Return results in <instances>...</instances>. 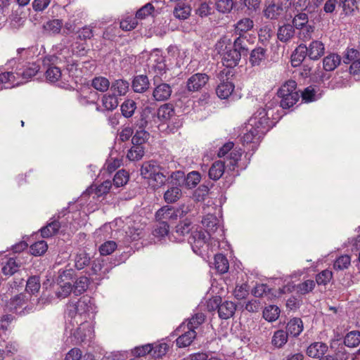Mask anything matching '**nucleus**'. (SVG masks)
Masks as SVG:
<instances>
[{
  "mask_svg": "<svg viewBox=\"0 0 360 360\" xmlns=\"http://www.w3.org/2000/svg\"><path fill=\"white\" fill-rule=\"evenodd\" d=\"M65 334H70L71 343L73 345H80L82 343H90L94 338L93 327L87 321L80 320L79 325L66 322Z\"/></svg>",
  "mask_w": 360,
  "mask_h": 360,
  "instance_id": "f257e3e1",
  "label": "nucleus"
},
{
  "mask_svg": "<svg viewBox=\"0 0 360 360\" xmlns=\"http://www.w3.org/2000/svg\"><path fill=\"white\" fill-rule=\"evenodd\" d=\"M141 174L144 179H152L157 185L162 186L166 183V174H169L164 168L155 161L145 162L141 167Z\"/></svg>",
  "mask_w": 360,
  "mask_h": 360,
  "instance_id": "f03ea898",
  "label": "nucleus"
},
{
  "mask_svg": "<svg viewBox=\"0 0 360 360\" xmlns=\"http://www.w3.org/2000/svg\"><path fill=\"white\" fill-rule=\"evenodd\" d=\"M300 91H277L278 96L281 98L280 105L283 109L293 106L300 99ZM302 101L311 102L316 100V91H300Z\"/></svg>",
  "mask_w": 360,
  "mask_h": 360,
  "instance_id": "7ed1b4c3",
  "label": "nucleus"
},
{
  "mask_svg": "<svg viewBox=\"0 0 360 360\" xmlns=\"http://www.w3.org/2000/svg\"><path fill=\"white\" fill-rule=\"evenodd\" d=\"M201 224L204 231L210 236L218 242L225 240L224 230L223 226H220L218 218L211 214L204 216L201 220Z\"/></svg>",
  "mask_w": 360,
  "mask_h": 360,
  "instance_id": "20e7f679",
  "label": "nucleus"
},
{
  "mask_svg": "<svg viewBox=\"0 0 360 360\" xmlns=\"http://www.w3.org/2000/svg\"><path fill=\"white\" fill-rule=\"evenodd\" d=\"M211 238L202 229L191 231L188 237V243L191 244L193 251L199 256H202L207 248V243Z\"/></svg>",
  "mask_w": 360,
  "mask_h": 360,
  "instance_id": "39448f33",
  "label": "nucleus"
},
{
  "mask_svg": "<svg viewBox=\"0 0 360 360\" xmlns=\"http://www.w3.org/2000/svg\"><path fill=\"white\" fill-rule=\"evenodd\" d=\"M29 297L25 293H20L10 300L7 304L8 309L17 314L22 315L32 311L33 307L28 303Z\"/></svg>",
  "mask_w": 360,
  "mask_h": 360,
  "instance_id": "423d86ee",
  "label": "nucleus"
},
{
  "mask_svg": "<svg viewBox=\"0 0 360 360\" xmlns=\"http://www.w3.org/2000/svg\"><path fill=\"white\" fill-rule=\"evenodd\" d=\"M72 276H73L72 269H70L59 271V276L57 279L59 288L56 292V295L58 298H65L71 292H73L72 282H71Z\"/></svg>",
  "mask_w": 360,
  "mask_h": 360,
  "instance_id": "0eeeda50",
  "label": "nucleus"
},
{
  "mask_svg": "<svg viewBox=\"0 0 360 360\" xmlns=\"http://www.w3.org/2000/svg\"><path fill=\"white\" fill-rule=\"evenodd\" d=\"M266 129H261L257 127V120L250 119L248 123L243 128V136L241 138L243 143H250L257 142L261 135H263Z\"/></svg>",
  "mask_w": 360,
  "mask_h": 360,
  "instance_id": "6e6552de",
  "label": "nucleus"
},
{
  "mask_svg": "<svg viewBox=\"0 0 360 360\" xmlns=\"http://www.w3.org/2000/svg\"><path fill=\"white\" fill-rule=\"evenodd\" d=\"M245 51L243 39L236 37L233 39V49L226 51V68H233L238 64L242 52Z\"/></svg>",
  "mask_w": 360,
  "mask_h": 360,
  "instance_id": "1a4fd4ad",
  "label": "nucleus"
},
{
  "mask_svg": "<svg viewBox=\"0 0 360 360\" xmlns=\"http://www.w3.org/2000/svg\"><path fill=\"white\" fill-rule=\"evenodd\" d=\"M234 143L231 141L226 142V154L229 150L233 149L229 156H226V160L229 161V163L226 165V168L229 167V171L231 173L229 174V176L234 178L239 175V172L236 169L238 167V162L240 160L243 151L240 148H233Z\"/></svg>",
  "mask_w": 360,
  "mask_h": 360,
  "instance_id": "9d476101",
  "label": "nucleus"
},
{
  "mask_svg": "<svg viewBox=\"0 0 360 360\" xmlns=\"http://www.w3.org/2000/svg\"><path fill=\"white\" fill-rule=\"evenodd\" d=\"M214 269L217 271L218 276H219V280L222 281V283H219L216 278L214 279V281L212 283V288L213 292L217 291V293H219L220 290H223V283H225V279L224 274H225V255L222 253H218L215 255L214 258Z\"/></svg>",
  "mask_w": 360,
  "mask_h": 360,
  "instance_id": "9b49d317",
  "label": "nucleus"
},
{
  "mask_svg": "<svg viewBox=\"0 0 360 360\" xmlns=\"http://www.w3.org/2000/svg\"><path fill=\"white\" fill-rule=\"evenodd\" d=\"M68 209H63L57 214L51 217L50 221L40 229L41 235L43 238H49L58 233L61 226L58 220L66 214Z\"/></svg>",
  "mask_w": 360,
  "mask_h": 360,
  "instance_id": "f8f14e48",
  "label": "nucleus"
},
{
  "mask_svg": "<svg viewBox=\"0 0 360 360\" xmlns=\"http://www.w3.org/2000/svg\"><path fill=\"white\" fill-rule=\"evenodd\" d=\"M79 311V317L80 320H86V315L89 314H94L96 312V306L94 300L89 296L84 295L75 302Z\"/></svg>",
  "mask_w": 360,
  "mask_h": 360,
  "instance_id": "ddd939ff",
  "label": "nucleus"
},
{
  "mask_svg": "<svg viewBox=\"0 0 360 360\" xmlns=\"http://www.w3.org/2000/svg\"><path fill=\"white\" fill-rule=\"evenodd\" d=\"M19 77L16 72H4L0 73V89H9L15 88L20 84Z\"/></svg>",
  "mask_w": 360,
  "mask_h": 360,
  "instance_id": "4468645a",
  "label": "nucleus"
},
{
  "mask_svg": "<svg viewBox=\"0 0 360 360\" xmlns=\"http://www.w3.org/2000/svg\"><path fill=\"white\" fill-rule=\"evenodd\" d=\"M209 81V77L204 73H195L187 81V90H201Z\"/></svg>",
  "mask_w": 360,
  "mask_h": 360,
  "instance_id": "2eb2a0df",
  "label": "nucleus"
},
{
  "mask_svg": "<svg viewBox=\"0 0 360 360\" xmlns=\"http://www.w3.org/2000/svg\"><path fill=\"white\" fill-rule=\"evenodd\" d=\"M224 307V302L222 303V297L220 295L213 296L207 302V310L210 312H217L221 320L225 319Z\"/></svg>",
  "mask_w": 360,
  "mask_h": 360,
  "instance_id": "dca6fc26",
  "label": "nucleus"
},
{
  "mask_svg": "<svg viewBox=\"0 0 360 360\" xmlns=\"http://www.w3.org/2000/svg\"><path fill=\"white\" fill-rule=\"evenodd\" d=\"M307 48L308 57L313 60H319L325 53V46L321 41L314 40Z\"/></svg>",
  "mask_w": 360,
  "mask_h": 360,
  "instance_id": "f3484780",
  "label": "nucleus"
},
{
  "mask_svg": "<svg viewBox=\"0 0 360 360\" xmlns=\"http://www.w3.org/2000/svg\"><path fill=\"white\" fill-rule=\"evenodd\" d=\"M39 65L35 63H29L21 72H16L21 84L27 82L32 77L35 76L39 70Z\"/></svg>",
  "mask_w": 360,
  "mask_h": 360,
  "instance_id": "a211bd4d",
  "label": "nucleus"
},
{
  "mask_svg": "<svg viewBox=\"0 0 360 360\" xmlns=\"http://www.w3.org/2000/svg\"><path fill=\"white\" fill-rule=\"evenodd\" d=\"M179 210H176L172 207L164 206L159 209L155 213L156 221H168L176 219Z\"/></svg>",
  "mask_w": 360,
  "mask_h": 360,
  "instance_id": "6ab92c4d",
  "label": "nucleus"
},
{
  "mask_svg": "<svg viewBox=\"0 0 360 360\" xmlns=\"http://www.w3.org/2000/svg\"><path fill=\"white\" fill-rule=\"evenodd\" d=\"M328 346L326 344L321 342H316L311 343L307 349V354L311 358H321L328 351Z\"/></svg>",
  "mask_w": 360,
  "mask_h": 360,
  "instance_id": "aec40b11",
  "label": "nucleus"
},
{
  "mask_svg": "<svg viewBox=\"0 0 360 360\" xmlns=\"http://www.w3.org/2000/svg\"><path fill=\"white\" fill-rule=\"evenodd\" d=\"M250 119L257 120V127L268 130L270 127L269 112L264 108H259Z\"/></svg>",
  "mask_w": 360,
  "mask_h": 360,
  "instance_id": "412c9836",
  "label": "nucleus"
},
{
  "mask_svg": "<svg viewBox=\"0 0 360 360\" xmlns=\"http://www.w3.org/2000/svg\"><path fill=\"white\" fill-rule=\"evenodd\" d=\"M254 22L248 18H245L240 20L236 25L234 32L238 37H240L243 40L245 39L243 37L248 31L253 28Z\"/></svg>",
  "mask_w": 360,
  "mask_h": 360,
  "instance_id": "4be33fe9",
  "label": "nucleus"
},
{
  "mask_svg": "<svg viewBox=\"0 0 360 360\" xmlns=\"http://www.w3.org/2000/svg\"><path fill=\"white\" fill-rule=\"evenodd\" d=\"M192 229V222L186 219L183 221H181L175 228V238L179 241H182L184 240V237L188 234Z\"/></svg>",
  "mask_w": 360,
  "mask_h": 360,
  "instance_id": "5701e85b",
  "label": "nucleus"
},
{
  "mask_svg": "<svg viewBox=\"0 0 360 360\" xmlns=\"http://www.w3.org/2000/svg\"><path fill=\"white\" fill-rule=\"evenodd\" d=\"M166 182L168 186H177L181 188L184 186L185 174L181 170L172 172L167 177L166 176Z\"/></svg>",
  "mask_w": 360,
  "mask_h": 360,
  "instance_id": "b1692460",
  "label": "nucleus"
},
{
  "mask_svg": "<svg viewBox=\"0 0 360 360\" xmlns=\"http://www.w3.org/2000/svg\"><path fill=\"white\" fill-rule=\"evenodd\" d=\"M152 118H155V113L153 112V108L148 106L144 108L141 113L139 120L135 124L136 129H145L148 123Z\"/></svg>",
  "mask_w": 360,
  "mask_h": 360,
  "instance_id": "393cba45",
  "label": "nucleus"
},
{
  "mask_svg": "<svg viewBox=\"0 0 360 360\" xmlns=\"http://www.w3.org/2000/svg\"><path fill=\"white\" fill-rule=\"evenodd\" d=\"M303 330V323L300 318L290 319L286 326V333L293 337H297Z\"/></svg>",
  "mask_w": 360,
  "mask_h": 360,
  "instance_id": "a878e982",
  "label": "nucleus"
},
{
  "mask_svg": "<svg viewBox=\"0 0 360 360\" xmlns=\"http://www.w3.org/2000/svg\"><path fill=\"white\" fill-rule=\"evenodd\" d=\"M341 62V58L336 53H330L323 59V66L326 71L334 70Z\"/></svg>",
  "mask_w": 360,
  "mask_h": 360,
  "instance_id": "bb28decb",
  "label": "nucleus"
},
{
  "mask_svg": "<svg viewBox=\"0 0 360 360\" xmlns=\"http://www.w3.org/2000/svg\"><path fill=\"white\" fill-rule=\"evenodd\" d=\"M181 195V188L177 186H168L167 190L164 193V200L168 204L174 203L178 201Z\"/></svg>",
  "mask_w": 360,
  "mask_h": 360,
  "instance_id": "cd10ccee",
  "label": "nucleus"
},
{
  "mask_svg": "<svg viewBox=\"0 0 360 360\" xmlns=\"http://www.w3.org/2000/svg\"><path fill=\"white\" fill-rule=\"evenodd\" d=\"M294 35L295 29L289 24L280 27L277 33L278 39L283 42L288 41L294 37Z\"/></svg>",
  "mask_w": 360,
  "mask_h": 360,
  "instance_id": "c85d7f7f",
  "label": "nucleus"
},
{
  "mask_svg": "<svg viewBox=\"0 0 360 360\" xmlns=\"http://www.w3.org/2000/svg\"><path fill=\"white\" fill-rule=\"evenodd\" d=\"M225 172V163L219 160L214 162L209 169V177L213 180H218Z\"/></svg>",
  "mask_w": 360,
  "mask_h": 360,
  "instance_id": "c756f323",
  "label": "nucleus"
},
{
  "mask_svg": "<svg viewBox=\"0 0 360 360\" xmlns=\"http://www.w3.org/2000/svg\"><path fill=\"white\" fill-rule=\"evenodd\" d=\"M77 98L82 105L96 103L99 96L97 91H79Z\"/></svg>",
  "mask_w": 360,
  "mask_h": 360,
  "instance_id": "7c9ffc66",
  "label": "nucleus"
},
{
  "mask_svg": "<svg viewBox=\"0 0 360 360\" xmlns=\"http://www.w3.org/2000/svg\"><path fill=\"white\" fill-rule=\"evenodd\" d=\"M195 331L193 328H188V331L177 338L176 340V345L179 347H185L190 345L195 338Z\"/></svg>",
  "mask_w": 360,
  "mask_h": 360,
  "instance_id": "2f4dec72",
  "label": "nucleus"
},
{
  "mask_svg": "<svg viewBox=\"0 0 360 360\" xmlns=\"http://www.w3.org/2000/svg\"><path fill=\"white\" fill-rule=\"evenodd\" d=\"M71 282H72L73 293L76 296H78L85 292L89 285V279L85 276L80 277L76 281H74L72 277Z\"/></svg>",
  "mask_w": 360,
  "mask_h": 360,
  "instance_id": "473e14b6",
  "label": "nucleus"
},
{
  "mask_svg": "<svg viewBox=\"0 0 360 360\" xmlns=\"http://www.w3.org/2000/svg\"><path fill=\"white\" fill-rule=\"evenodd\" d=\"M65 316L70 320L68 322L72 321V323H75L77 326L80 323L79 317V311H77V304L75 302L68 303L66 306Z\"/></svg>",
  "mask_w": 360,
  "mask_h": 360,
  "instance_id": "72a5a7b5",
  "label": "nucleus"
},
{
  "mask_svg": "<svg viewBox=\"0 0 360 360\" xmlns=\"http://www.w3.org/2000/svg\"><path fill=\"white\" fill-rule=\"evenodd\" d=\"M150 82L146 75H137L132 80V90H148Z\"/></svg>",
  "mask_w": 360,
  "mask_h": 360,
  "instance_id": "f704fd0d",
  "label": "nucleus"
},
{
  "mask_svg": "<svg viewBox=\"0 0 360 360\" xmlns=\"http://www.w3.org/2000/svg\"><path fill=\"white\" fill-rule=\"evenodd\" d=\"M307 56H308L307 46L304 44L299 45L292 56V63L293 65L296 66L299 65Z\"/></svg>",
  "mask_w": 360,
  "mask_h": 360,
  "instance_id": "c9c22d12",
  "label": "nucleus"
},
{
  "mask_svg": "<svg viewBox=\"0 0 360 360\" xmlns=\"http://www.w3.org/2000/svg\"><path fill=\"white\" fill-rule=\"evenodd\" d=\"M281 310L276 305H269L263 311V317L269 322H273L278 319Z\"/></svg>",
  "mask_w": 360,
  "mask_h": 360,
  "instance_id": "e433bc0d",
  "label": "nucleus"
},
{
  "mask_svg": "<svg viewBox=\"0 0 360 360\" xmlns=\"http://www.w3.org/2000/svg\"><path fill=\"white\" fill-rule=\"evenodd\" d=\"M91 257L89 254L84 251L78 252L75 258V267L77 269H83L91 264Z\"/></svg>",
  "mask_w": 360,
  "mask_h": 360,
  "instance_id": "4c0bfd02",
  "label": "nucleus"
},
{
  "mask_svg": "<svg viewBox=\"0 0 360 360\" xmlns=\"http://www.w3.org/2000/svg\"><path fill=\"white\" fill-rule=\"evenodd\" d=\"M169 226L167 221H157L153 234L157 238H163L169 234Z\"/></svg>",
  "mask_w": 360,
  "mask_h": 360,
  "instance_id": "58836bf2",
  "label": "nucleus"
},
{
  "mask_svg": "<svg viewBox=\"0 0 360 360\" xmlns=\"http://www.w3.org/2000/svg\"><path fill=\"white\" fill-rule=\"evenodd\" d=\"M153 112L155 113V117H157L158 120L161 122L168 120L174 115L173 109L169 108L168 105L160 107L157 111L153 109Z\"/></svg>",
  "mask_w": 360,
  "mask_h": 360,
  "instance_id": "ea45409f",
  "label": "nucleus"
},
{
  "mask_svg": "<svg viewBox=\"0 0 360 360\" xmlns=\"http://www.w3.org/2000/svg\"><path fill=\"white\" fill-rule=\"evenodd\" d=\"M131 148L128 150L127 157L131 161L141 160L144 155V147L142 145L132 144Z\"/></svg>",
  "mask_w": 360,
  "mask_h": 360,
  "instance_id": "a19ab883",
  "label": "nucleus"
},
{
  "mask_svg": "<svg viewBox=\"0 0 360 360\" xmlns=\"http://www.w3.org/2000/svg\"><path fill=\"white\" fill-rule=\"evenodd\" d=\"M40 278L39 276H32L26 281L25 290L30 295L38 292L40 289Z\"/></svg>",
  "mask_w": 360,
  "mask_h": 360,
  "instance_id": "79ce46f5",
  "label": "nucleus"
},
{
  "mask_svg": "<svg viewBox=\"0 0 360 360\" xmlns=\"http://www.w3.org/2000/svg\"><path fill=\"white\" fill-rule=\"evenodd\" d=\"M344 344L349 347H356L360 344V331L352 330L345 337Z\"/></svg>",
  "mask_w": 360,
  "mask_h": 360,
  "instance_id": "37998d69",
  "label": "nucleus"
},
{
  "mask_svg": "<svg viewBox=\"0 0 360 360\" xmlns=\"http://www.w3.org/2000/svg\"><path fill=\"white\" fill-rule=\"evenodd\" d=\"M103 261L100 259H96L91 261V267L86 271L89 276L93 275H101L102 273L105 274L107 271V268L104 269Z\"/></svg>",
  "mask_w": 360,
  "mask_h": 360,
  "instance_id": "c03bdc74",
  "label": "nucleus"
},
{
  "mask_svg": "<svg viewBox=\"0 0 360 360\" xmlns=\"http://www.w3.org/2000/svg\"><path fill=\"white\" fill-rule=\"evenodd\" d=\"M201 176L198 172L192 171L185 176L184 186L188 189L195 188L200 181Z\"/></svg>",
  "mask_w": 360,
  "mask_h": 360,
  "instance_id": "a18cd8bd",
  "label": "nucleus"
},
{
  "mask_svg": "<svg viewBox=\"0 0 360 360\" xmlns=\"http://www.w3.org/2000/svg\"><path fill=\"white\" fill-rule=\"evenodd\" d=\"M288 336L286 331L276 330L272 337L271 343L276 347L281 348L287 342Z\"/></svg>",
  "mask_w": 360,
  "mask_h": 360,
  "instance_id": "49530a36",
  "label": "nucleus"
},
{
  "mask_svg": "<svg viewBox=\"0 0 360 360\" xmlns=\"http://www.w3.org/2000/svg\"><path fill=\"white\" fill-rule=\"evenodd\" d=\"M191 8L189 6L183 3H179L174 10V15L179 19L185 20L188 18L191 14Z\"/></svg>",
  "mask_w": 360,
  "mask_h": 360,
  "instance_id": "de8ad7c7",
  "label": "nucleus"
},
{
  "mask_svg": "<svg viewBox=\"0 0 360 360\" xmlns=\"http://www.w3.org/2000/svg\"><path fill=\"white\" fill-rule=\"evenodd\" d=\"M266 50L262 47H258L252 51L250 54V63L253 66L259 65L265 58Z\"/></svg>",
  "mask_w": 360,
  "mask_h": 360,
  "instance_id": "09e8293b",
  "label": "nucleus"
},
{
  "mask_svg": "<svg viewBox=\"0 0 360 360\" xmlns=\"http://www.w3.org/2000/svg\"><path fill=\"white\" fill-rule=\"evenodd\" d=\"M62 73L59 68L56 66H51L48 68L45 72V77L48 82L55 83L61 77Z\"/></svg>",
  "mask_w": 360,
  "mask_h": 360,
  "instance_id": "8fccbe9b",
  "label": "nucleus"
},
{
  "mask_svg": "<svg viewBox=\"0 0 360 360\" xmlns=\"http://www.w3.org/2000/svg\"><path fill=\"white\" fill-rule=\"evenodd\" d=\"M153 58V63L152 64V68L159 75L165 73L166 69L165 57L162 55L156 54Z\"/></svg>",
  "mask_w": 360,
  "mask_h": 360,
  "instance_id": "3c124183",
  "label": "nucleus"
},
{
  "mask_svg": "<svg viewBox=\"0 0 360 360\" xmlns=\"http://www.w3.org/2000/svg\"><path fill=\"white\" fill-rule=\"evenodd\" d=\"M91 86L95 90H109L110 82L105 77H95L91 81Z\"/></svg>",
  "mask_w": 360,
  "mask_h": 360,
  "instance_id": "603ef678",
  "label": "nucleus"
},
{
  "mask_svg": "<svg viewBox=\"0 0 360 360\" xmlns=\"http://www.w3.org/2000/svg\"><path fill=\"white\" fill-rule=\"evenodd\" d=\"M102 104L107 110H112L118 105V101L115 94L104 95L102 98Z\"/></svg>",
  "mask_w": 360,
  "mask_h": 360,
  "instance_id": "864d4df0",
  "label": "nucleus"
},
{
  "mask_svg": "<svg viewBox=\"0 0 360 360\" xmlns=\"http://www.w3.org/2000/svg\"><path fill=\"white\" fill-rule=\"evenodd\" d=\"M18 264L15 259L9 258L1 268L2 273L6 276H12L18 271Z\"/></svg>",
  "mask_w": 360,
  "mask_h": 360,
  "instance_id": "5fc2aeb1",
  "label": "nucleus"
},
{
  "mask_svg": "<svg viewBox=\"0 0 360 360\" xmlns=\"http://www.w3.org/2000/svg\"><path fill=\"white\" fill-rule=\"evenodd\" d=\"M48 245L44 240H39L33 243L30 248V251L32 255L34 256H40L46 252Z\"/></svg>",
  "mask_w": 360,
  "mask_h": 360,
  "instance_id": "6e6d98bb",
  "label": "nucleus"
},
{
  "mask_svg": "<svg viewBox=\"0 0 360 360\" xmlns=\"http://www.w3.org/2000/svg\"><path fill=\"white\" fill-rule=\"evenodd\" d=\"M149 136V133L145 129H136V133L131 139V143L143 146L148 139Z\"/></svg>",
  "mask_w": 360,
  "mask_h": 360,
  "instance_id": "4d7b16f0",
  "label": "nucleus"
},
{
  "mask_svg": "<svg viewBox=\"0 0 360 360\" xmlns=\"http://www.w3.org/2000/svg\"><path fill=\"white\" fill-rule=\"evenodd\" d=\"M351 263V258L349 255H341L337 258L333 264V268L335 270L342 271L347 269Z\"/></svg>",
  "mask_w": 360,
  "mask_h": 360,
  "instance_id": "13d9d810",
  "label": "nucleus"
},
{
  "mask_svg": "<svg viewBox=\"0 0 360 360\" xmlns=\"http://www.w3.org/2000/svg\"><path fill=\"white\" fill-rule=\"evenodd\" d=\"M136 103L133 100H127L121 105L122 115L124 117H130L136 110Z\"/></svg>",
  "mask_w": 360,
  "mask_h": 360,
  "instance_id": "bf43d9fd",
  "label": "nucleus"
},
{
  "mask_svg": "<svg viewBox=\"0 0 360 360\" xmlns=\"http://www.w3.org/2000/svg\"><path fill=\"white\" fill-rule=\"evenodd\" d=\"M128 180H129V176L127 174V172L124 169H121V170H119L114 176V178L112 180L113 185L115 187L119 188V187L122 186L124 184H126L127 183Z\"/></svg>",
  "mask_w": 360,
  "mask_h": 360,
  "instance_id": "052dcab7",
  "label": "nucleus"
},
{
  "mask_svg": "<svg viewBox=\"0 0 360 360\" xmlns=\"http://www.w3.org/2000/svg\"><path fill=\"white\" fill-rule=\"evenodd\" d=\"M210 188L205 184L200 185L193 193V198L195 200L200 202L204 201L208 195Z\"/></svg>",
  "mask_w": 360,
  "mask_h": 360,
  "instance_id": "680f3d73",
  "label": "nucleus"
},
{
  "mask_svg": "<svg viewBox=\"0 0 360 360\" xmlns=\"http://www.w3.org/2000/svg\"><path fill=\"white\" fill-rule=\"evenodd\" d=\"M283 8L281 6L275 4H270L264 10V15L267 18L274 19L281 14Z\"/></svg>",
  "mask_w": 360,
  "mask_h": 360,
  "instance_id": "e2e57ef3",
  "label": "nucleus"
},
{
  "mask_svg": "<svg viewBox=\"0 0 360 360\" xmlns=\"http://www.w3.org/2000/svg\"><path fill=\"white\" fill-rule=\"evenodd\" d=\"M315 285L313 280H307L297 285V291L302 295L307 294L314 290Z\"/></svg>",
  "mask_w": 360,
  "mask_h": 360,
  "instance_id": "0e129e2a",
  "label": "nucleus"
},
{
  "mask_svg": "<svg viewBox=\"0 0 360 360\" xmlns=\"http://www.w3.org/2000/svg\"><path fill=\"white\" fill-rule=\"evenodd\" d=\"M117 247V243L115 241H106L99 247L100 254L103 256L109 255L116 250Z\"/></svg>",
  "mask_w": 360,
  "mask_h": 360,
  "instance_id": "69168bd1",
  "label": "nucleus"
},
{
  "mask_svg": "<svg viewBox=\"0 0 360 360\" xmlns=\"http://www.w3.org/2000/svg\"><path fill=\"white\" fill-rule=\"evenodd\" d=\"M168 349L169 345L167 343H160L155 345V347H152L151 355L155 359H160L166 354Z\"/></svg>",
  "mask_w": 360,
  "mask_h": 360,
  "instance_id": "338daca9",
  "label": "nucleus"
},
{
  "mask_svg": "<svg viewBox=\"0 0 360 360\" xmlns=\"http://www.w3.org/2000/svg\"><path fill=\"white\" fill-rule=\"evenodd\" d=\"M138 25L137 19L134 17L128 16L120 22V28L124 31L134 30Z\"/></svg>",
  "mask_w": 360,
  "mask_h": 360,
  "instance_id": "774afa93",
  "label": "nucleus"
}]
</instances>
